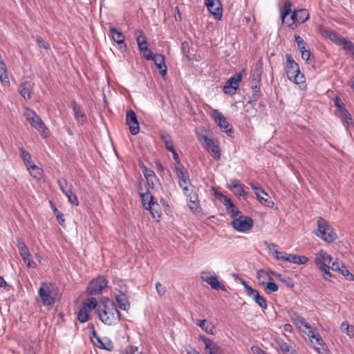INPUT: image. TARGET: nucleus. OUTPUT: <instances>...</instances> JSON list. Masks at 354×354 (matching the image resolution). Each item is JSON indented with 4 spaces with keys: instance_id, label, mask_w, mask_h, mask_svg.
Wrapping results in <instances>:
<instances>
[{
    "instance_id": "obj_1",
    "label": "nucleus",
    "mask_w": 354,
    "mask_h": 354,
    "mask_svg": "<svg viewBox=\"0 0 354 354\" xmlns=\"http://www.w3.org/2000/svg\"><path fill=\"white\" fill-rule=\"evenodd\" d=\"M100 320L106 325H115L120 321L121 315L115 303L108 297H102L97 309Z\"/></svg>"
},
{
    "instance_id": "obj_2",
    "label": "nucleus",
    "mask_w": 354,
    "mask_h": 354,
    "mask_svg": "<svg viewBox=\"0 0 354 354\" xmlns=\"http://www.w3.org/2000/svg\"><path fill=\"white\" fill-rule=\"evenodd\" d=\"M286 73L287 77L290 81L296 84L305 83L306 78L304 75L301 73L299 64L295 62L290 54H286Z\"/></svg>"
},
{
    "instance_id": "obj_3",
    "label": "nucleus",
    "mask_w": 354,
    "mask_h": 354,
    "mask_svg": "<svg viewBox=\"0 0 354 354\" xmlns=\"http://www.w3.org/2000/svg\"><path fill=\"white\" fill-rule=\"evenodd\" d=\"M318 228L316 235L327 243H332L337 238L334 229L329 225L328 222L322 217L317 219Z\"/></svg>"
},
{
    "instance_id": "obj_4",
    "label": "nucleus",
    "mask_w": 354,
    "mask_h": 354,
    "mask_svg": "<svg viewBox=\"0 0 354 354\" xmlns=\"http://www.w3.org/2000/svg\"><path fill=\"white\" fill-rule=\"evenodd\" d=\"M141 189V184L140 183L138 190L143 207L145 209L150 211L153 218L158 219L161 216V213L159 211H156V213L154 212L155 205L158 206L157 201L155 200L154 197L150 194L148 189L145 193L140 192V190Z\"/></svg>"
},
{
    "instance_id": "obj_5",
    "label": "nucleus",
    "mask_w": 354,
    "mask_h": 354,
    "mask_svg": "<svg viewBox=\"0 0 354 354\" xmlns=\"http://www.w3.org/2000/svg\"><path fill=\"white\" fill-rule=\"evenodd\" d=\"M107 280L102 276L92 279L86 288V294L90 296L100 295L107 286Z\"/></svg>"
},
{
    "instance_id": "obj_6",
    "label": "nucleus",
    "mask_w": 354,
    "mask_h": 354,
    "mask_svg": "<svg viewBox=\"0 0 354 354\" xmlns=\"http://www.w3.org/2000/svg\"><path fill=\"white\" fill-rule=\"evenodd\" d=\"M232 225L236 231L245 232L250 231L253 227L254 221L250 216L241 215L233 219Z\"/></svg>"
},
{
    "instance_id": "obj_7",
    "label": "nucleus",
    "mask_w": 354,
    "mask_h": 354,
    "mask_svg": "<svg viewBox=\"0 0 354 354\" xmlns=\"http://www.w3.org/2000/svg\"><path fill=\"white\" fill-rule=\"evenodd\" d=\"M38 295L44 306H53L55 302V297L52 295L51 290L46 282L41 283Z\"/></svg>"
},
{
    "instance_id": "obj_8",
    "label": "nucleus",
    "mask_w": 354,
    "mask_h": 354,
    "mask_svg": "<svg viewBox=\"0 0 354 354\" xmlns=\"http://www.w3.org/2000/svg\"><path fill=\"white\" fill-rule=\"evenodd\" d=\"M250 186L251 188L254 190L257 198L261 203V204L268 207H272L274 206V202L270 200V197L263 188L254 183H251Z\"/></svg>"
},
{
    "instance_id": "obj_9",
    "label": "nucleus",
    "mask_w": 354,
    "mask_h": 354,
    "mask_svg": "<svg viewBox=\"0 0 354 354\" xmlns=\"http://www.w3.org/2000/svg\"><path fill=\"white\" fill-rule=\"evenodd\" d=\"M205 5L216 20L221 19L223 6L220 0H205Z\"/></svg>"
},
{
    "instance_id": "obj_10",
    "label": "nucleus",
    "mask_w": 354,
    "mask_h": 354,
    "mask_svg": "<svg viewBox=\"0 0 354 354\" xmlns=\"http://www.w3.org/2000/svg\"><path fill=\"white\" fill-rule=\"evenodd\" d=\"M242 73H237L230 77L223 87V91L226 94L233 95L239 88V82L241 81Z\"/></svg>"
},
{
    "instance_id": "obj_11",
    "label": "nucleus",
    "mask_w": 354,
    "mask_h": 354,
    "mask_svg": "<svg viewBox=\"0 0 354 354\" xmlns=\"http://www.w3.org/2000/svg\"><path fill=\"white\" fill-rule=\"evenodd\" d=\"M214 118L216 121L220 129L225 132L228 136L232 138L234 131L232 126L229 124L227 119L218 111H214Z\"/></svg>"
},
{
    "instance_id": "obj_12",
    "label": "nucleus",
    "mask_w": 354,
    "mask_h": 354,
    "mask_svg": "<svg viewBox=\"0 0 354 354\" xmlns=\"http://www.w3.org/2000/svg\"><path fill=\"white\" fill-rule=\"evenodd\" d=\"M126 123L132 135H137L139 133L140 128L137 115L132 109H129L127 111Z\"/></svg>"
},
{
    "instance_id": "obj_13",
    "label": "nucleus",
    "mask_w": 354,
    "mask_h": 354,
    "mask_svg": "<svg viewBox=\"0 0 354 354\" xmlns=\"http://www.w3.org/2000/svg\"><path fill=\"white\" fill-rule=\"evenodd\" d=\"M306 334L309 337L311 343L313 344V339H315L316 344L317 345H320V347H316V346H314V349L318 354H324L328 351L326 344L319 333H315L313 330L310 329V330Z\"/></svg>"
},
{
    "instance_id": "obj_14",
    "label": "nucleus",
    "mask_w": 354,
    "mask_h": 354,
    "mask_svg": "<svg viewBox=\"0 0 354 354\" xmlns=\"http://www.w3.org/2000/svg\"><path fill=\"white\" fill-rule=\"evenodd\" d=\"M291 7H292V3L290 1H286L284 3V6L283 9L281 10V19L283 24H286L288 27H291L292 28H295L293 26L294 24L297 22V17L296 14V11L295 10L291 16L290 19L292 20L291 24H288L286 22L285 19L286 17L291 13Z\"/></svg>"
},
{
    "instance_id": "obj_15",
    "label": "nucleus",
    "mask_w": 354,
    "mask_h": 354,
    "mask_svg": "<svg viewBox=\"0 0 354 354\" xmlns=\"http://www.w3.org/2000/svg\"><path fill=\"white\" fill-rule=\"evenodd\" d=\"M252 95L250 97L248 103L252 104L256 102L261 95V78L259 74L253 75V80L252 84Z\"/></svg>"
},
{
    "instance_id": "obj_16",
    "label": "nucleus",
    "mask_w": 354,
    "mask_h": 354,
    "mask_svg": "<svg viewBox=\"0 0 354 354\" xmlns=\"http://www.w3.org/2000/svg\"><path fill=\"white\" fill-rule=\"evenodd\" d=\"M188 192L187 193H184V194L187 197V205L189 209L194 212H200L201 210L198 194L194 189L191 190L190 194H188Z\"/></svg>"
},
{
    "instance_id": "obj_17",
    "label": "nucleus",
    "mask_w": 354,
    "mask_h": 354,
    "mask_svg": "<svg viewBox=\"0 0 354 354\" xmlns=\"http://www.w3.org/2000/svg\"><path fill=\"white\" fill-rule=\"evenodd\" d=\"M175 170L178 178L180 187L182 188L184 193H187V191H189V188L187 187H183V183H190L187 170L184 166H179V167L175 168Z\"/></svg>"
},
{
    "instance_id": "obj_18",
    "label": "nucleus",
    "mask_w": 354,
    "mask_h": 354,
    "mask_svg": "<svg viewBox=\"0 0 354 354\" xmlns=\"http://www.w3.org/2000/svg\"><path fill=\"white\" fill-rule=\"evenodd\" d=\"M201 279L203 281L208 283L214 290H221L225 291L226 289L223 284L218 281L216 276H212L209 272L203 273Z\"/></svg>"
},
{
    "instance_id": "obj_19",
    "label": "nucleus",
    "mask_w": 354,
    "mask_h": 354,
    "mask_svg": "<svg viewBox=\"0 0 354 354\" xmlns=\"http://www.w3.org/2000/svg\"><path fill=\"white\" fill-rule=\"evenodd\" d=\"M333 261V257L326 252L320 250L317 254L315 257V263L319 268L322 267L326 268L329 266Z\"/></svg>"
},
{
    "instance_id": "obj_20",
    "label": "nucleus",
    "mask_w": 354,
    "mask_h": 354,
    "mask_svg": "<svg viewBox=\"0 0 354 354\" xmlns=\"http://www.w3.org/2000/svg\"><path fill=\"white\" fill-rule=\"evenodd\" d=\"M30 124L35 128L37 131L42 133V135L46 136V131L47 128L44 122L42 121L41 118L37 115L35 112H32V116H29L27 118Z\"/></svg>"
},
{
    "instance_id": "obj_21",
    "label": "nucleus",
    "mask_w": 354,
    "mask_h": 354,
    "mask_svg": "<svg viewBox=\"0 0 354 354\" xmlns=\"http://www.w3.org/2000/svg\"><path fill=\"white\" fill-rule=\"evenodd\" d=\"M115 299L119 308L123 310H128L130 308V303L126 293L120 290L116 289L114 292Z\"/></svg>"
},
{
    "instance_id": "obj_22",
    "label": "nucleus",
    "mask_w": 354,
    "mask_h": 354,
    "mask_svg": "<svg viewBox=\"0 0 354 354\" xmlns=\"http://www.w3.org/2000/svg\"><path fill=\"white\" fill-rule=\"evenodd\" d=\"M110 33L113 40L119 46V48L122 51H126L127 46L124 44V35L112 25H110Z\"/></svg>"
},
{
    "instance_id": "obj_23",
    "label": "nucleus",
    "mask_w": 354,
    "mask_h": 354,
    "mask_svg": "<svg viewBox=\"0 0 354 354\" xmlns=\"http://www.w3.org/2000/svg\"><path fill=\"white\" fill-rule=\"evenodd\" d=\"M209 143L205 146L206 149L211 153L212 156L216 160L221 159V150L218 144L214 140H208Z\"/></svg>"
},
{
    "instance_id": "obj_24",
    "label": "nucleus",
    "mask_w": 354,
    "mask_h": 354,
    "mask_svg": "<svg viewBox=\"0 0 354 354\" xmlns=\"http://www.w3.org/2000/svg\"><path fill=\"white\" fill-rule=\"evenodd\" d=\"M71 107L74 112L75 119L77 122L81 124L85 123L87 120L86 115L81 111L80 106L77 104L75 100H72L71 102Z\"/></svg>"
},
{
    "instance_id": "obj_25",
    "label": "nucleus",
    "mask_w": 354,
    "mask_h": 354,
    "mask_svg": "<svg viewBox=\"0 0 354 354\" xmlns=\"http://www.w3.org/2000/svg\"><path fill=\"white\" fill-rule=\"evenodd\" d=\"M247 295L252 298L254 302L263 309H266L268 308L266 299L261 296L256 289L253 288L252 290V292H249Z\"/></svg>"
},
{
    "instance_id": "obj_26",
    "label": "nucleus",
    "mask_w": 354,
    "mask_h": 354,
    "mask_svg": "<svg viewBox=\"0 0 354 354\" xmlns=\"http://www.w3.org/2000/svg\"><path fill=\"white\" fill-rule=\"evenodd\" d=\"M154 64L159 70L160 74L164 77L167 73V66L165 63V57L161 54L156 53L152 59Z\"/></svg>"
},
{
    "instance_id": "obj_27",
    "label": "nucleus",
    "mask_w": 354,
    "mask_h": 354,
    "mask_svg": "<svg viewBox=\"0 0 354 354\" xmlns=\"http://www.w3.org/2000/svg\"><path fill=\"white\" fill-rule=\"evenodd\" d=\"M32 88V83L31 82H24L19 86V93L25 100H28L31 97Z\"/></svg>"
},
{
    "instance_id": "obj_28",
    "label": "nucleus",
    "mask_w": 354,
    "mask_h": 354,
    "mask_svg": "<svg viewBox=\"0 0 354 354\" xmlns=\"http://www.w3.org/2000/svg\"><path fill=\"white\" fill-rule=\"evenodd\" d=\"M290 317L294 323L297 325L299 327H300L301 325L304 326L307 329H311V326L308 323L306 322V319L300 316L298 313L296 312H291L290 313Z\"/></svg>"
},
{
    "instance_id": "obj_29",
    "label": "nucleus",
    "mask_w": 354,
    "mask_h": 354,
    "mask_svg": "<svg viewBox=\"0 0 354 354\" xmlns=\"http://www.w3.org/2000/svg\"><path fill=\"white\" fill-rule=\"evenodd\" d=\"M138 33H139L138 35H137L136 41L138 46V48L140 51H142L143 50H146V48H148V44L147 37L143 32L142 30H139L137 31Z\"/></svg>"
},
{
    "instance_id": "obj_30",
    "label": "nucleus",
    "mask_w": 354,
    "mask_h": 354,
    "mask_svg": "<svg viewBox=\"0 0 354 354\" xmlns=\"http://www.w3.org/2000/svg\"><path fill=\"white\" fill-rule=\"evenodd\" d=\"M261 286L266 287L265 292L267 294H270L272 292H277L279 290L278 285L273 281V279L271 277H269L268 281L263 280L261 282Z\"/></svg>"
},
{
    "instance_id": "obj_31",
    "label": "nucleus",
    "mask_w": 354,
    "mask_h": 354,
    "mask_svg": "<svg viewBox=\"0 0 354 354\" xmlns=\"http://www.w3.org/2000/svg\"><path fill=\"white\" fill-rule=\"evenodd\" d=\"M206 319H201L197 320L196 324L202 330L205 331V333L209 335H213L214 333V326L211 323L206 324Z\"/></svg>"
},
{
    "instance_id": "obj_32",
    "label": "nucleus",
    "mask_w": 354,
    "mask_h": 354,
    "mask_svg": "<svg viewBox=\"0 0 354 354\" xmlns=\"http://www.w3.org/2000/svg\"><path fill=\"white\" fill-rule=\"evenodd\" d=\"M274 276L286 286L289 288H292L295 286V283L291 277L280 273L274 274Z\"/></svg>"
},
{
    "instance_id": "obj_33",
    "label": "nucleus",
    "mask_w": 354,
    "mask_h": 354,
    "mask_svg": "<svg viewBox=\"0 0 354 354\" xmlns=\"http://www.w3.org/2000/svg\"><path fill=\"white\" fill-rule=\"evenodd\" d=\"M308 261V258L305 256H299L297 254H290V258L288 259V262L293 263L297 265H303Z\"/></svg>"
},
{
    "instance_id": "obj_34",
    "label": "nucleus",
    "mask_w": 354,
    "mask_h": 354,
    "mask_svg": "<svg viewBox=\"0 0 354 354\" xmlns=\"http://www.w3.org/2000/svg\"><path fill=\"white\" fill-rule=\"evenodd\" d=\"M50 207L52 208L53 213L56 216V218L57 220V222L62 226L65 227V220L64 218V214L58 210V209L56 207L55 203L50 201Z\"/></svg>"
},
{
    "instance_id": "obj_35",
    "label": "nucleus",
    "mask_w": 354,
    "mask_h": 354,
    "mask_svg": "<svg viewBox=\"0 0 354 354\" xmlns=\"http://www.w3.org/2000/svg\"><path fill=\"white\" fill-rule=\"evenodd\" d=\"M340 330L342 333H346L350 337H354V326L350 325L348 322H343L340 326Z\"/></svg>"
},
{
    "instance_id": "obj_36",
    "label": "nucleus",
    "mask_w": 354,
    "mask_h": 354,
    "mask_svg": "<svg viewBox=\"0 0 354 354\" xmlns=\"http://www.w3.org/2000/svg\"><path fill=\"white\" fill-rule=\"evenodd\" d=\"M98 305L99 304H97V301L95 298L90 297L87 299L86 301H84L82 304V307H84V308L86 310H88L89 312H91V310H94V309L97 310Z\"/></svg>"
},
{
    "instance_id": "obj_37",
    "label": "nucleus",
    "mask_w": 354,
    "mask_h": 354,
    "mask_svg": "<svg viewBox=\"0 0 354 354\" xmlns=\"http://www.w3.org/2000/svg\"><path fill=\"white\" fill-rule=\"evenodd\" d=\"M340 117L345 127H348V126L353 124L351 115L349 113L347 109L343 110V111L340 113Z\"/></svg>"
},
{
    "instance_id": "obj_38",
    "label": "nucleus",
    "mask_w": 354,
    "mask_h": 354,
    "mask_svg": "<svg viewBox=\"0 0 354 354\" xmlns=\"http://www.w3.org/2000/svg\"><path fill=\"white\" fill-rule=\"evenodd\" d=\"M19 254L21 257L22 256H30V253L29 252V250L26 246L25 242L21 239H17V244Z\"/></svg>"
},
{
    "instance_id": "obj_39",
    "label": "nucleus",
    "mask_w": 354,
    "mask_h": 354,
    "mask_svg": "<svg viewBox=\"0 0 354 354\" xmlns=\"http://www.w3.org/2000/svg\"><path fill=\"white\" fill-rule=\"evenodd\" d=\"M297 23L303 24L309 19V14L306 9L296 10Z\"/></svg>"
},
{
    "instance_id": "obj_40",
    "label": "nucleus",
    "mask_w": 354,
    "mask_h": 354,
    "mask_svg": "<svg viewBox=\"0 0 354 354\" xmlns=\"http://www.w3.org/2000/svg\"><path fill=\"white\" fill-rule=\"evenodd\" d=\"M90 312L86 310L84 307H81L77 313V319L81 323H84L90 319Z\"/></svg>"
},
{
    "instance_id": "obj_41",
    "label": "nucleus",
    "mask_w": 354,
    "mask_h": 354,
    "mask_svg": "<svg viewBox=\"0 0 354 354\" xmlns=\"http://www.w3.org/2000/svg\"><path fill=\"white\" fill-rule=\"evenodd\" d=\"M30 174L32 176H33L35 178H37L38 180L41 179L42 176V171L41 169L38 167L37 165H35L34 163L32 165H30L29 167H27Z\"/></svg>"
},
{
    "instance_id": "obj_42",
    "label": "nucleus",
    "mask_w": 354,
    "mask_h": 354,
    "mask_svg": "<svg viewBox=\"0 0 354 354\" xmlns=\"http://www.w3.org/2000/svg\"><path fill=\"white\" fill-rule=\"evenodd\" d=\"M347 38L341 36L335 31H333L330 38V41H332L336 45L341 46L342 48H343V44L344 43L345 41H347Z\"/></svg>"
},
{
    "instance_id": "obj_43",
    "label": "nucleus",
    "mask_w": 354,
    "mask_h": 354,
    "mask_svg": "<svg viewBox=\"0 0 354 354\" xmlns=\"http://www.w3.org/2000/svg\"><path fill=\"white\" fill-rule=\"evenodd\" d=\"M20 156L23 159L26 167H29L30 165H32L33 162L31 160V156L30 153L26 151L23 147L19 148Z\"/></svg>"
},
{
    "instance_id": "obj_44",
    "label": "nucleus",
    "mask_w": 354,
    "mask_h": 354,
    "mask_svg": "<svg viewBox=\"0 0 354 354\" xmlns=\"http://www.w3.org/2000/svg\"><path fill=\"white\" fill-rule=\"evenodd\" d=\"M57 184L63 192V194H66L70 189H72V185L68 184L67 180L64 178H61L57 180Z\"/></svg>"
},
{
    "instance_id": "obj_45",
    "label": "nucleus",
    "mask_w": 354,
    "mask_h": 354,
    "mask_svg": "<svg viewBox=\"0 0 354 354\" xmlns=\"http://www.w3.org/2000/svg\"><path fill=\"white\" fill-rule=\"evenodd\" d=\"M0 80L2 82L8 83V71L3 61H1L0 64Z\"/></svg>"
},
{
    "instance_id": "obj_46",
    "label": "nucleus",
    "mask_w": 354,
    "mask_h": 354,
    "mask_svg": "<svg viewBox=\"0 0 354 354\" xmlns=\"http://www.w3.org/2000/svg\"><path fill=\"white\" fill-rule=\"evenodd\" d=\"M139 165L146 179H148L149 177L153 178L156 176L154 171L145 165L143 162H140Z\"/></svg>"
},
{
    "instance_id": "obj_47",
    "label": "nucleus",
    "mask_w": 354,
    "mask_h": 354,
    "mask_svg": "<svg viewBox=\"0 0 354 354\" xmlns=\"http://www.w3.org/2000/svg\"><path fill=\"white\" fill-rule=\"evenodd\" d=\"M68 198V201L75 206L79 205V201L77 196L75 194L72 192V189H70L66 194H64Z\"/></svg>"
},
{
    "instance_id": "obj_48",
    "label": "nucleus",
    "mask_w": 354,
    "mask_h": 354,
    "mask_svg": "<svg viewBox=\"0 0 354 354\" xmlns=\"http://www.w3.org/2000/svg\"><path fill=\"white\" fill-rule=\"evenodd\" d=\"M161 140L164 142L166 149L168 150L171 147H174L171 141V136L167 133L160 134Z\"/></svg>"
},
{
    "instance_id": "obj_49",
    "label": "nucleus",
    "mask_w": 354,
    "mask_h": 354,
    "mask_svg": "<svg viewBox=\"0 0 354 354\" xmlns=\"http://www.w3.org/2000/svg\"><path fill=\"white\" fill-rule=\"evenodd\" d=\"M339 272L341 273L346 280L350 281H354V275L350 272L345 265L341 266V269Z\"/></svg>"
},
{
    "instance_id": "obj_50",
    "label": "nucleus",
    "mask_w": 354,
    "mask_h": 354,
    "mask_svg": "<svg viewBox=\"0 0 354 354\" xmlns=\"http://www.w3.org/2000/svg\"><path fill=\"white\" fill-rule=\"evenodd\" d=\"M35 41H36L37 46L40 48H44L45 50L50 49V46L49 43L48 41H46V40H44L41 36H39V35L36 36Z\"/></svg>"
},
{
    "instance_id": "obj_51",
    "label": "nucleus",
    "mask_w": 354,
    "mask_h": 354,
    "mask_svg": "<svg viewBox=\"0 0 354 354\" xmlns=\"http://www.w3.org/2000/svg\"><path fill=\"white\" fill-rule=\"evenodd\" d=\"M343 50L348 51L350 55L354 57V44L350 41L349 39H347V41H345L343 44Z\"/></svg>"
},
{
    "instance_id": "obj_52",
    "label": "nucleus",
    "mask_w": 354,
    "mask_h": 354,
    "mask_svg": "<svg viewBox=\"0 0 354 354\" xmlns=\"http://www.w3.org/2000/svg\"><path fill=\"white\" fill-rule=\"evenodd\" d=\"M333 100L335 106L337 108V110L339 113H342L343 110L346 109L345 104L342 102L341 99L338 96H336Z\"/></svg>"
},
{
    "instance_id": "obj_53",
    "label": "nucleus",
    "mask_w": 354,
    "mask_h": 354,
    "mask_svg": "<svg viewBox=\"0 0 354 354\" xmlns=\"http://www.w3.org/2000/svg\"><path fill=\"white\" fill-rule=\"evenodd\" d=\"M269 277H270L266 272L263 270H260L257 272V277L259 280V283L261 285V282L263 280L266 281L267 279L269 280Z\"/></svg>"
},
{
    "instance_id": "obj_54",
    "label": "nucleus",
    "mask_w": 354,
    "mask_h": 354,
    "mask_svg": "<svg viewBox=\"0 0 354 354\" xmlns=\"http://www.w3.org/2000/svg\"><path fill=\"white\" fill-rule=\"evenodd\" d=\"M334 30H331V29H328V28H323L322 26H319V33L324 37H326V39H330L333 32Z\"/></svg>"
},
{
    "instance_id": "obj_55",
    "label": "nucleus",
    "mask_w": 354,
    "mask_h": 354,
    "mask_svg": "<svg viewBox=\"0 0 354 354\" xmlns=\"http://www.w3.org/2000/svg\"><path fill=\"white\" fill-rule=\"evenodd\" d=\"M274 254H276L275 257L278 259L287 261L288 259L290 258V254H287L284 252H279L278 250H274Z\"/></svg>"
},
{
    "instance_id": "obj_56",
    "label": "nucleus",
    "mask_w": 354,
    "mask_h": 354,
    "mask_svg": "<svg viewBox=\"0 0 354 354\" xmlns=\"http://www.w3.org/2000/svg\"><path fill=\"white\" fill-rule=\"evenodd\" d=\"M330 264L331 265L329 266V268L333 271H337V272L339 271L342 266H344V264L342 262L339 261V260L337 259H336L335 261H332L330 263Z\"/></svg>"
},
{
    "instance_id": "obj_57",
    "label": "nucleus",
    "mask_w": 354,
    "mask_h": 354,
    "mask_svg": "<svg viewBox=\"0 0 354 354\" xmlns=\"http://www.w3.org/2000/svg\"><path fill=\"white\" fill-rule=\"evenodd\" d=\"M140 52L147 60H152L155 57V55H153V52L149 48H146V50Z\"/></svg>"
},
{
    "instance_id": "obj_58",
    "label": "nucleus",
    "mask_w": 354,
    "mask_h": 354,
    "mask_svg": "<svg viewBox=\"0 0 354 354\" xmlns=\"http://www.w3.org/2000/svg\"><path fill=\"white\" fill-rule=\"evenodd\" d=\"M231 191L233 192V193L238 196H244L246 194L245 192L242 187V185L240 184Z\"/></svg>"
},
{
    "instance_id": "obj_59",
    "label": "nucleus",
    "mask_w": 354,
    "mask_h": 354,
    "mask_svg": "<svg viewBox=\"0 0 354 354\" xmlns=\"http://www.w3.org/2000/svg\"><path fill=\"white\" fill-rule=\"evenodd\" d=\"M181 50L185 56L189 59H191V58L189 56V44L187 41H183L181 44Z\"/></svg>"
},
{
    "instance_id": "obj_60",
    "label": "nucleus",
    "mask_w": 354,
    "mask_h": 354,
    "mask_svg": "<svg viewBox=\"0 0 354 354\" xmlns=\"http://www.w3.org/2000/svg\"><path fill=\"white\" fill-rule=\"evenodd\" d=\"M156 290L159 296H163L166 293V288L160 282L156 283Z\"/></svg>"
},
{
    "instance_id": "obj_61",
    "label": "nucleus",
    "mask_w": 354,
    "mask_h": 354,
    "mask_svg": "<svg viewBox=\"0 0 354 354\" xmlns=\"http://www.w3.org/2000/svg\"><path fill=\"white\" fill-rule=\"evenodd\" d=\"M322 272H323L324 279L326 281H330V278L332 277V274L330 272L329 266H326V268L322 267V268H319Z\"/></svg>"
},
{
    "instance_id": "obj_62",
    "label": "nucleus",
    "mask_w": 354,
    "mask_h": 354,
    "mask_svg": "<svg viewBox=\"0 0 354 354\" xmlns=\"http://www.w3.org/2000/svg\"><path fill=\"white\" fill-rule=\"evenodd\" d=\"M279 347L283 354L287 353L292 348L291 346L284 342H279Z\"/></svg>"
},
{
    "instance_id": "obj_63",
    "label": "nucleus",
    "mask_w": 354,
    "mask_h": 354,
    "mask_svg": "<svg viewBox=\"0 0 354 354\" xmlns=\"http://www.w3.org/2000/svg\"><path fill=\"white\" fill-rule=\"evenodd\" d=\"M227 212L229 214H230L231 217L233 218H236L239 215V214L241 213L239 209L235 205H233V207L230 208V209H227Z\"/></svg>"
},
{
    "instance_id": "obj_64",
    "label": "nucleus",
    "mask_w": 354,
    "mask_h": 354,
    "mask_svg": "<svg viewBox=\"0 0 354 354\" xmlns=\"http://www.w3.org/2000/svg\"><path fill=\"white\" fill-rule=\"evenodd\" d=\"M138 347L133 346H128L124 353L121 354H135L138 351Z\"/></svg>"
}]
</instances>
